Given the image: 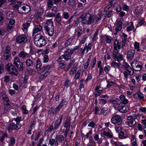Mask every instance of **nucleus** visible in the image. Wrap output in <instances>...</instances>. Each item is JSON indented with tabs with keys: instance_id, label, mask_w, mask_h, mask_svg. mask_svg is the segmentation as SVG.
<instances>
[{
	"instance_id": "nucleus-26",
	"label": "nucleus",
	"mask_w": 146,
	"mask_h": 146,
	"mask_svg": "<svg viewBox=\"0 0 146 146\" xmlns=\"http://www.w3.org/2000/svg\"><path fill=\"white\" fill-rule=\"evenodd\" d=\"M42 64L40 60L38 58L36 60V68L38 71H40L42 69Z\"/></svg>"
},
{
	"instance_id": "nucleus-35",
	"label": "nucleus",
	"mask_w": 146,
	"mask_h": 146,
	"mask_svg": "<svg viewBox=\"0 0 146 146\" xmlns=\"http://www.w3.org/2000/svg\"><path fill=\"white\" fill-rule=\"evenodd\" d=\"M119 98L122 101L121 103L124 104H127L128 102V101L125 98V97L124 95L120 96Z\"/></svg>"
},
{
	"instance_id": "nucleus-53",
	"label": "nucleus",
	"mask_w": 146,
	"mask_h": 146,
	"mask_svg": "<svg viewBox=\"0 0 146 146\" xmlns=\"http://www.w3.org/2000/svg\"><path fill=\"white\" fill-rule=\"evenodd\" d=\"M4 62L3 61L2 62L0 61V74H1L3 71Z\"/></svg>"
},
{
	"instance_id": "nucleus-9",
	"label": "nucleus",
	"mask_w": 146,
	"mask_h": 146,
	"mask_svg": "<svg viewBox=\"0 0 146 146\" xmlns=\"http://www.w3.org/2000/svg\"><path fill=\"white\" fill-rule=\"evenodd\" d=\"M119 50L118 49H114L113 53V56L116 61H119V59L122 60L123 56L121 54H119Z\"/></svg>"
},
{
	"instance_id": "nucleus-15",
	"label": "nucleus",
	"mask_w": 146,
	"mask_h": 146,
	"mask_svg": "<svg viewBox=\"0 0 146 146\" xmlns=\"http://www.w3.org/2000/svg\"><path fill=\"white\" fill-rule=\"evenodd\" d=\"M135 54L134 50L131 49H129L127 52V58L129 60H131L134 57Z\"/></svg>"
},
{
	"instance_id": "nucleus-23",
	"label": "nucleus",
	"mask_w": 146,
	"mask_h": 146,
	"mask_svg": "<svg viewBox=\"0 0 146 146\" xmlns=\"http://www.w3.org/2000/svg\"><path fill=\"white\" fill-rule=\"evenodd\" d=\"M55 16V19L56 22L59 25H62L61 23V18L60 13H58Z\"/></svg>"
},
{
	"instance_id": "nucleus-42",
	"label": "nucleus",
	"mask_w": 146,
	"mask_h": 146,
	"mask_svg": "<svg viewBox=\"0 0 146 146\" xmlns=\"http://www.w3.org/2000/svg\"><path fill=\"white\" fill-rule=\"evenodd\" d=\"M102 134L104 135L109 137L110 138H111L112 137V135L110 134L108 130L107 129H106V130L103 131Z\"/></svg>"
},
{
	"instance_id": "nucleus-13",
	"label": "nucleus",
	"mask_w": 146,
	"mask_h": 146,
	"mask_svg": "<svg viewBox=\"0 0 146 146\" xmlns=\"http://www.w3.org/2000/svg\"><path fill=\"white\" fill-rule=\"evenodd\" d=\"M1 96L3 100L4 104H10V102L8 96L5 93L1 92Z\"/></svg>"
},
{
	"instance_id": "nucleus-49",
	"label": "nucleus",
	"mask_w": 146,
	"mask_h": 146,
	"mask_svg": "<svg viewBox=\"0 0 146 146\" xmlns=\"http://www.w3.org/2000/svg\"><path fill=\"white\" fill-rule=\"evenodd\" d=\"M67 3L70 6H73L75 5L76 2L75 0H68Z\"/></svg>"
},
{
	"instance_id": "nucleus-27",
	"label": "nucleus",
	"mask_w": 146,
	"mask_h": 146,
	"mask_svg": "<svg viewBox=\"0 0 146 146\" xmlns=\"http://www.w3.org/2000/svg\"><path fill=\"white\" fill-rule=\"evenodd\" d=\"M50 73V71H47L44 72L43 71V72L40 75V79L41 80L44 79Z\"/></svg>"
},
{
	"instance_id": "nucleus-14",
	"label": "nucleus",
	"mask_w": 146,
	"mask_h": 146,
	"mask_svg": "<svg viewBox=\"0 0 146 146\" xmlns=\"http://www.w3.org/2000/svg\"><path fill=\"white\" fill-rule=\"evenodd\" d=\"M60 109L58 106L55 109L53 107H51L48 111V113L50 115H52V113L54 115L58 113Z\"/></svg>"
},
{
	"instance_id": "nucleus-64",
	"label": "nucleus",
	"mask_w": 146,
	"mask_h": 146,
	"mask_svg": "<svg viewBox=\"0 0 146 146\" xmlns=\"http://www.w3.org/2000/svg\"><path fill=\"white\" fill-rule=\"evenodd\" d=\"M4 81L5 82H8L10 81V77L9 75L5 76L4 77Z\"/></svg>"
},
{
	"instance_id": "nucleus-44",
	"label": "nucleus",
	"mask_w": 146,
	"mask_h": 146,
	"mask_svg": "<svg viewBox=\"0 0 146 146\" xmlns=\"http://www.w3.org/2000/svg\"><path fill=\"white\" fill-rule=\"evenodd\" d=\"M50 68V65L48 64L46 66H43L42 67V69L41 70H42V71L46 72L47 71H49Z\"/></svg>"
},
{
	"instance_id": "nucleus-25",
	"label": "nucleus",
	"mask_w": 146,
	"mask_h": 146,
	"mask_svg": "<svg viewBox=\"0 0 146 146\" xmlns=\"http://www.w3.org/2000/svg\"><path fill=\"white\" fill-rule=\"evenodd\" d=\"M92 19V23H96L98 21L101 19L102 17L101 16H100L98 17L94 16L93 15H91Z\"/></svg>"
},
{
	"instance_id": "nucleus-38",
	"label": "nucleus",
	"mask_w": 146,
	"mask_h": 146,
	"mask_svg": "<svg viewBox=\"0 0 146 146\" xmlns=\"http://www.w3.org/2000/svg\"><path fill=\"white\" fill-rule=\"evenodd\" d=\"M59 67L61 69L65 68L66 66V63L64 61L62 60L61 61L58 62Z\"/></svg>"
},
{
	"instance_id": "nucleus-59",
	"label": "nucleus",
	"mask_w": 146,
	"mask_h": 146,
	"mask_svg": "<svg viewBox=\"0 0 146 146\" xmlns=\"http://www.w3.org/2000/svg\"><path fill=\"white\" fill-rule=\"evenodd\" d=\"M139 43L138 42H135L134 45V46L135 49L137 50V51H140V49L139 48Z\"/></svg>"
},
{
	"instance_id": "nucleus-19",
	"label": "nucleus",
	"mask_w": 146,
	"mask_h": 146,
	"mask_svg": "<svg viewBox=\"0 0 146 146\" xmlns=\"http://www.w3.org/2000/svg\"><path fill=\"white\" fill-rule=\"evenodd\" d=\"M4 110L3 112L4 114L7 115L10 111L9 108L10 106V104H4Z\"/></svg>"
},
{
	"instance_id": "nucleus-34",
	"label": "nucleus",
	"mask_w": 146,
	"mask_h": 146,
	"mask_svg": "<svg viewBox=\"0 0 146 146\" xmlns=\"http://www.w3.org/2000/svg\"><path fill=\"white\" fill-rule=\"evenodd\" d=\"M143 10L142 7L141 5L138 6L135 8V12L136 14H139Z\"/></svg>"
},
{
	"instance_id": "nucleus-57",
	"label": "nucleus",
	"mask_w": 146,
	"mask_h": 146,
	"mask_svg": "<svg viewBox=\"0 0 146 146\" xmlns=\"http://www.w3.org/2000/svg\"><path fill=\"white\" fill-rule=\"evenodd\" d=\"M119 137L120 138L125 139L127 137V136H124V133L123 132L120 131L119 134Z\"/></svg>"
},
{
	"instance_id": "nucleus-55",
	"label": "nucleus",
	"mask_w": 146,
	"mask_h": 146,
	"mask_svg": "<svg viewBox=\"0 0 146 146\" xmlns=\"http://www.w3.org/2000/svg\"><path fill=\"white\" fill-rule=\"evenodd\" d=\"M111 102L114 105H119L121 102L118 99H116L115 100H112L111 101Z\"/></svg>"
},
{
	"instance_id": "nucleus-33",
	"label": "nucleus",
	"mask_w": 146,
	"mask_h": 146,
	"mask_svg": "<svg viewBox=\"0 0 146 146\" xmlns=\"http://www.w3.org/2000/svg\"><path fill=\"white\" fill-rule=\"evenodd\" d=\"M46 3L47 9H48L52 7L54 3L53 0H47Z\"/></svg>"
},
{
	"instance_id": "nucleus-28",
	"label": "nucleus",
	"mask_w": 146,
	"mask_h": 146,
	"mask_svg": "<svg viewBox=\"0 0 146 146\" xmlns=\"http://www.w3.org/2000/svg\"><path fill=\"white\" fill-rule=\"evenodd\" d=\"M44 37V36L40 34H37L35 36L34 39V43Z\"/></svg>"
},
{
	"instance_id": "nucleus-58",
	"label": "nucleus",
	"mask_w": 146,
	"mask_h": 146,
	"mask_svg": "<svg viewBox=\"0 0 146 146\" xmlns=\"http://www.w3.org/2000/svg\"><path fill=\"white\" fill-rule=\"evenodd\" d=\"M85 49L84 47L83 48H80V50L78 52V55L80 56H83L84 53V51Z\"/></svg>"
},
{
	"instance_id": "nucleus-48",
	"label": "nucleus",
	"mask_w": 146,
	"mask_h": 146,
	"mask_svg": "<svg viewBox=\"0 0 146 146\" xmlns=\"http://www.w3.org/2000/svg\"><path fill=\"white\" fill-rule=\"evenodd\" d=\"M90 137L91 139H90L89 143L87 145V146H93L95 144L96 142L94 141L92 137Z\"/></svg>"
},
{
	"instance_id": "nucleus-37",
	"label": "nucleus",
	"mask_w": 146,
	"mask_h": 146,
	"mask_svg": "<svg viewBox=\"0 0 146 146\" xmlns=\"http://www.w3.org/2000/svg\"><path fill=\"white\" fill-rule=\"evenodd\" d=\"M77 33L76 35L77 37L78 38L81 36L82 33V27L81 26H79L77 28Z\"/></svg>"
},
{
	"instance_id": "nucleus-32",
	"label": "nucleus",
	"mask_w": 146,
	"mask_h": 146,
	"mask_svg": "<svg viewBox=\"0 0 146 146\" xmlns=\"http://www.w3.org/2000/svg\"><path fill=\"white\" fill-rule=\"evenodd\" d=\"M72 40L73 38L72 37L66 40L64 43V45L65 47H67L70 45L72 44Z\"/></svg>"
},
{
	"instance_id": "nucleus-63",
	"label": "nucleus",
	"mask_w": 146,
	"mask_h": 146,
	"mask_svg": "<svg viewBox=\"0 0 146 146\" xmlns=\"http://www.w3.org/2000/svg\"><path fill=\"white\" fill-rule=\"evenodd\" d=\"M71 58V55L69 54H66L64 55V59L66 60H68Z\"/></svg>"
},
{
	"instance_id": "nucleus-22",
	"label": "nucleus",
	"mask_w": 146,
	"mask_h": 146,
	"mask_svg": "<svg viewBox=\"0 0 146 146\" xmlns=\"http://www.w3.org/2000/svg\"><path fill=\"white\" fill-rule=\"evenodd\" d=\"M122 24L121 21H118L116 23V27L115 28V30H117V31H120L122 28Z\"/></svg>"
},
{
	"instance_id": "nucleus-10",
	"label": "nucleus",
	"mask_w": 146,
	"mask_h": 146,
	"mask_svg": "<svg viewBox=\"0 0 146 146\" xmlns=\"http://www.w3.org/2000/svg\"><path fill=\"white\" fill-rule=\"evenodd\" d=\"M42 31V27L40 25H36L34 24V27L32 32L33 35L38 32Z\"/></svg>"
},
{
	"instance_id": "nucleus-2",
	"label": "nucleus",
	"mask_w": 146,
	"mask_h": 146,
	"mask_svg": "<svg viewBox=\"0 0 146 146\" xmlns=\"http://www.w3.org/2000/svg\"><path fill=\"white\" fill-rule=\"evenodd\" d=\"M80 18L81 19L82 22L83 24L90 25L92 23L91 15L89 13L83 14Z\"/></svg>"
},
{
	"instance_id": "nucleus-3",
	"label": "nucleus",
	"mask_w": 146,
	"mask_h": 146,
	"mask_svg": "<svg viewBox=\"0 0 146 146\" xmlns=\"http://www.w3.org/2000/svg\"><path fill=\"white\" fill-rule=\"evenodd\" d=\"M13 64L14 66L17 68V70L20 71H23L24 67L22 62L20 61V59L18 57L15 58Z\"/></svg>"
},
{
	"instance_id": "nucleus-24",
	"label": "nucleus",
	"mask_w": 146,
	"mask_h": 146,
	"mask_svg": "<svg viewBox=\"0 0 146 146\" xmlns=\"http://www.w3.org/2000/svg\"><path fill=\"white\" fill-rule=\"evenodd\" d=\"M25 63L27 67H32L34 65V62L30 59L27 60L25 62Z\"/></svg>"
},
{
	"instance_id": "nucleus-4",
	"label": "nucleus",
	"mask_w": 146,
	"mask_h": 146,
	"mask_svg": "<svg viewBox=\"0 0 146 146\" xmlns=\"http://www.w3.org/2000/svg\"><path fill=\"white\" fill-rule=\"evenodd\" d=\"M21 124L20 123H9L7 127L8 132L11 133L13 130H17L21 128Z\"/></svg>"
},
{
	"instance_id": "nucleus-52",
	"label": "nucleus",
	"mask_w": 146,
	"mask_h": 146,
	"mask_svg": "<svg viewBox=\"0 0 146 146\" xmlns=\"http://www.w3.org/2000/svg\"><path fill=\"white\" fill-rule=\"evenodd\" d=\"M77 69V67H76L72 68L70 71V75H73L74 74L76 73Z\"/></svg>"
},
{
	"instance_id": "nucleus-46",
	"label": "nucleus",
	"mask_w": 146,
	"mask_h": 146,
	"mask_svg": "<svg viewBox=\"0 0 146 146\" xmlns=\"http://www.w3.org/2000/svg\"><path fill=\"white\" fill-rule=\"evenodd\" d=\"M125 123L126 124L128 125L130 127L133 126L135 124V123L134 120L127 121L125 122Z\"/></svg>"
},
{
	"instance_id": "nucleus-21",
	"label": "nucleus",
	"mask_w": 146,
	"mask_h": 146,
	"mask_svg": "<svg viewBox=\"0 0 146 146\" xmlns=\"http://www.w3.org/2000/svg\"><path fill=\"white\" fill-rule=\"evenodd\" d=\"M114 49L120 50L121 48V43L118 40H115L114 43Z\"/></svg>"
},
{
	"instance_id": "nucleus-51",
	"label": "nucleus",
	"mask_w": 146,
	"mask_h": 146,
	"mask_svg": "<svg viewBox=\"0 0 146 146\" xmlns=\"http://www.w3.org/2000/svg\"><path fill=\"white\" fill-rule=\"evenodd\" d=\"M11 49V47L9 45H7L6 48L5 50H4V53L5 54H10V51Z\"/></svg>"
},
{
	"instance_id": "nucleus-12",
	"label": "nucleus",
	"mask_w": 146,
	"mask_h": 146,
	"mask_svg": "<svg viewBox=\"0 0 146 146\" xmlns=\"http://www.w3.org/2000/svg\"><path fill=\"white\" fill-rule=\"evenodd\" d=\"M132 63L135 64L136 69L135 70L136 71H139L141 70L142 68L141 63L137 60H135Z\"/></svg>"
},
{
	"instance_id": "nucleus-61",
	"label": "nucleus",
	"mask_w": 146,
	"mask_h": 146,
	"mask_svg": "<svg viewBox=\"0 0 146 146\" xmlns=\"http://www.w3.org/2000/svg\"><path fill=\"white\" fill-rule=\"evenodd\" d=\"M108 82V84L107 86V87L108 88H110L111 86L112 85H111L112 84H115V82L114 81H107Z\"/></svg>"
},
{
	"instance_id": "nucleus-54",
	"label": "nucleus",
	"mask_w": 146,
	"mask_h": 146,
	"mask_svg": "<svg viewBox=\"0 0 146 146\" xmlns=\"http://www.w3.org/2000/svg\"><path fill=\"white\" fill-rule=\"evenodd\" d=\"M115 65L118 66L119 68H122V66L121 64L120 63H117L115 62H113L111 64V66H114Z\"/></svg>"
},
{
	"instance_id": "nucleus-16",
	"label": "nucleus",
	"mask_w": 146,
	"mask_h": 146,
	"mask_svg": "<svg viewBox=\"0 0 146 146\" xmlns=\"http://www.w3.org/2000/svg\"><path fill=\"white\" fill-rule=\"evenodd\" d=\"M117 109L121 113H125L128 111L129 108L125 106H119Z\"/></svg>"
},
{
	"instance_id": "nucleus-6",
	"label": "nucleus",
	"mask_w": 146,
	"mask_h": 146,
	"mask_svg": "<svg viewBox=\"0 0 146 146\" xmlns=\"http://www.w3.org/2000/svg\"><path fill=\"white\" fill-rule=\"evenodd\" d=\"M31 10L30 6L27 5H21L18 8V11L20 13H24L27 14Z\"/></svg>"
},
{
	"instance_id": "nucleus-41",
	"label": "nucleus",
	"mask_w": 146,
	"mask_h": 146,
	"mask_svg": "<svg viewBox=\"0 0 146 146\" xmlns=\"http://www.w3.org/2000/svg\"><path fill=\"white\" fill-rule=\"evenodd\" d=\"M132 68L130 67L129 68H125L126 71L128 72L129 74L130 75H132L134 73V69H133V66L132 65Z\"/></svg>"
},
{
	"instance_id": "nucleus-18",
	"label": "nucleus",
	"mask_w": 146,
	"mask_h": 146,
	"mask_svg": "<svg viewBox=\"0 0 146 146\" xmlns=\"http://www.w3.org/2000/svg\"><path fill=\"white\" fill-rule=\"evenodd\" d=\"M18 56L23 59H25L28 57H29V54L27 53L24 51H22L20 52L18 54Z\"/></svg>"
},
{
	"instance_id": "nucleus-50",
	"label": "nucleus",
	"mask_w": 146,
	"mask_h": 146,
	"mask_svg": "<svg viewBox=\"0 0 146 146\" xmlns=\"http://www.w3.org/2000/svg\"><path fill=\"white\" fill-rule=\"evenodd\" d=\"M88 37V35H84L82 36L81 40L80 41V43L81 44H84L86 41V38H87Z\"/></svg>"
},
{
	"instance_id": "nucleus-8",
	"label": "nucleus",
	"mask_w": 146,
	"mask_h": 146,
	"mask_svg": "<svg viewBox=\"0 0 146 146\" xmlns=\"http://www.w3.org/2000/svg\"><path fill=\"white\" fill-rule=\"evenodd\" d=\"M27 41L26 36L25 35H22L17 36L16 39V43L18 44H24Z\"/></svg>"
},
{
	"instance_id": "nucleus-31",
	"label": "nucleus",
	"mask_w": 146,
	"mask_h": 146,
	"mask_svg": "<svg viewBox=\"0 0 146 146\" xmlns=\"http://www.w3.org/2000/svg\"><path fill=\"white\" fill-rule=\"evenodd\" d=\"M14 15L13 14V12L9 11L6 13V17L7 19H11L13 18Z\"/></svg>"
},
{
	"instance_id": "nucleus-17",
	"label": "nucleus",
	"mask_w": 146,
	"mask_h": 146,
	"mask_svg": "<svg viewBox=\"0 0 146 146\" xmlns=\"http://www.w3.org/2000/svg\"><path fill=\"white\" fill-rule=\"evenodd\" d=\"M8 135L5 132L0 131V141L3 144V141L5 137H8Z\"/></svg>"
},
{
	"instance_id": "nucleus-20",
	"label": "nucleus",
	"mask_w": 146,
	"mask_h": 146,
	"mask_svg": "<svg viewBox=\"0 0 146 146\" xmlns=\"http://www.w3.org/2000/svg\"><path fill=\"white\" fill-rule=\"evenodd\" d=\"M62 116L59 119H57L55 121V122L54 124V129L56 130L58 127L60 126L62 123Z\"/></svg>"
},
{
	"instance_id": "nucleus-60",
	"label": "nucleus",
	"mask_w": 146,
	"mask_h": 146,
	"mask_svg": "<svg viewBox=\"0 0 146 146\" xmlns=\"http://www.w3.org/2000/svg\"><path fill=\"white\" fill-rule=\"evenodd\" d=\"M66 100L65 99H63L60 102V104H59L58 106L61 109L63 105L66 102Z\"/></svg>"
},
{
	"instance_id": "nucleus-11",
	"label": "nucleus",
	"mask_w": 146,
	"mask_h": 146,
	"mask_svg": "<svg viewBox=\"0 0 146 146\" xmlns=\"http://www.w3.org/2000/svg\"><path fill=\"white\" fill-rule=\"evenodd\" d=\"M35 44L37 46L41 47L44 46L46 44V40L44 37L40 40L36 42H34Z\"/></svg>"
},
{
	"instance_id": "nucleus-62",
	"label": "nucleus",
	"mask_w": 146,
	"mask_h": 146,
	"mask_svg": "<svg viewBox=\"0 0 146 146\" xmlns=\"http://www.w3.org/2000/svg\"><path fill=\"white\" fill-rule=\"evenodd\" d=\"M144 22L145 21L143 20H141L139 21L138 22L137 24L136 25V28H137L139 27L142 25L144 23Z\"/></svg>"
},
{
	"instance_id": "nucleus-56",
	"label": "nucleus",
	"mask_w": 146,
	"mask_h": 146,
	"mask_svg": "<svg viewBox=\"0 0 146 146\" xmlns=\"http://www.w3.org/2000/svg\"><path fill=\"white\" fill-rule=\"evenodd\" d=\"M69 13L67 12H64L63 13L62 16L63 18L66 19H68L69 17Z\"/></svg>"
},
{
	"instance_id": "nucleus-5",
	"label": "nucleus",
	"mask_w": 146,
	"mask_h": 146,
	"mask_svg": "<svg viewBox=\"0 0 146 146\" xmlns=\"http://www.w3.org/2000/svg\"><path fill=\"white\" fill-rule=\"evenodd\" d=\"M6 68L8 70L10 74L15 76L17 75L18 74L17 70L16 69V68L11 63H8L6 65Z\"/></svg>"
},
{
	"instance_id": "nucleus-7",
	"label": "nucleus",
	"mask_w": 146,
	"mask_h": 146,
	"mask_svg": "<svg viewBox=\"0 0 146 146\" xmlns=\"http://www.w3.org/2000/svg\"><path fill=\"white\" fill-rule=\"evenodd\" d=\"M111 121L115 125L120 126L122 123V117L119 115H116L111 118Z\"/></svg>"
},
{
	"instance_id": "nucleus-29",
	"label": "nucleus",
	"mask_w": 146,
	"mask_h": 146,
	"mask_svg": "<svg viewBox=\"0 0 146 146\" xmlns=\"http://www.w3.org/2000/svg\"><path fill=\"white\" fill-rule=\"evenodd\" d=\"M11 54L4 53L3 60V61L4 62L5 61L8 62L10 60Z\"/></svg>"
},
{
	"instance_id": "nucleus-45",
	"label": "nucleus",
	"mask_w": 146,
	"mask_h": 146,
	"mask_svg": "<svg viewBox=\"0 0 146 146\" xmlns=\"http://www.w3.org/2000/svg\"><path fill=\"white\" fill-rule=\"evenodd\" d=\"M9 145L13 146L15 143V139L14 137H11L9 141Z\"/></svg>"
},
{
	"instance_id": "nucleus-39",
	"label": "nucleus",
	"mask_w": 146,
	"mask_h": 146,
	"mask_svg": "<svg viewBox=\"0 0 146 146\" xmlns=\"http://www.w3.org/2000/svg\"><path fill=\"white\" fill-rule=\"evenodd\" d=\"M30 25V23L27 22H26L23 24V30L24 32H27V29Z\"/></svg>"
},
{
	"instance_id": "nucleus-43",
	"label": "nucleus",
	"mask_w": 146,
	"mask_h": 146,
	"mask_svg": "<svg viewBox=\"0 0 146 146\" xmlns=\"http://www.w3.org/2000/svg\"><path fill=\"white\" fill-rule=\"evenodd\" d=\"M70 120L67 119L65 121L64 126L66 128L70 129Z\"/></svg>"
},
{
	"instance_id": "nucleus-30",
	"label": "nucleus",
	"mask_w": 146,
	"mask_h": 146,
	"mask_svg": "<svg viewBox=\"0 0 146 146\" xmlns=\"http://www.w3.org/2000/svg\"><path fill=\"white\" fill-rule=\"evenodd\" d=\"M64 137L62 135H56L55 139L60 143H62L64 140Z\"/></svg>"
},
{
	"instance_id": "nucleus-36",
	"label": "nucleus",
	"mask_w": 146,
	"mask_h": 146,
	"mask_svg": "<svg viewBox=\"0 0 146 146\" xmlns=\"http://www.w3.org/2000/svg\"><path fill=\"white\" fill-rule=\"evenodd\" d=\"M101 111H100V113H99V114L101 115L103 114L104 115H107V111H108V109L106 108H102L101 107L100 108Z\"/></svg>"
},
{
	"instance_id": "nucleus-40",
	"label": "nucleus",
	"mask_w": 146,
	"mask_h": 146,
	"mask_svg": "<svg viewBox=\"0 0 146 146\" xmlns=\"http://www.w3.org/2000/svg\"><path fill=\"white\" fill-rule=\"evenodd\" d=\"M92 44L91 43H89L88 45L86 44H85L84 48L86 50V52L88 53L89 51L91 50Z\"/></svg>"
},
{
	"instance_id": "nucleus-47",
	"label": "nucleus",
	"mask_w": 146,
	"mask_h": 146,
	"mask_svg": "<svg viewBox=\"0 0 146 146\" xmlns=\"http://www.w3.org/2000/svg\"><path fill=\"white\" fill-rule=\"evenodd\" d=\"M134 28L133 22H131V25L130 26H129L127 28V30L128 32H129L132 31Z\"/></svg>"
},
{
	"instance_id": "nucleus-1",
	"label": "nucleus",
	"mask_w": 146,
	"mask_h": 146,
	"mask_svg": "<svg viewBox=\"0 0 146 146\" xmlns=\"http://www.w3.org/2000/svg\"><path fill=\"white\" fill-rule=\"evenodd\" d=\"M54 26L52 19L48 20L45 23L44 28L48 35L51 36L53 34L54 32Z\"/></svg>"
}]
</instances>
